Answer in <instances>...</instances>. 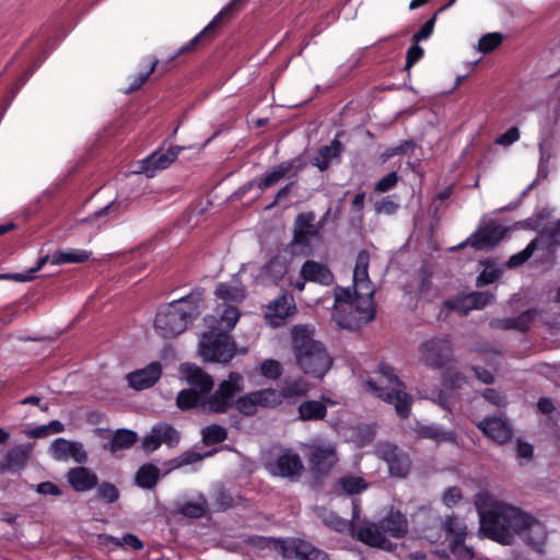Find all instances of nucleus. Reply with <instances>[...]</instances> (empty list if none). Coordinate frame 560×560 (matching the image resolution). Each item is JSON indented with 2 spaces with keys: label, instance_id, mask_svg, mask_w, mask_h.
Segmentation results:
<instances>
[{
  "label": "nucleus",
  "instance_id": "1",
  "mask_svg": "<svg viewBox=\"0 0 560 560\" xmlns=\"http://www.w3.org/2000/svg\"><path fill=\"white\" fill-rule=\"evenodd\" d=\"M205 303V290L194 289L189 294L159 307L154 329L165 339H172L185 331L200 314Z\"/></svg>",
  "mask_w": 560,
  "mask_h": 560
},
{
  "label": "nucleus",
  "instance_id": "2",
  "mask_svg": "<svg viewBox=\"0 0 560 560\" xmlns=\"http://www.w3.org/2000/svg\"><path fill=\"white\" fill-rule=\"evenodd\" d=\"M292 349L298 366L308 376L322 378L332 365L324 345L314 340L305 326L293 328Z\"/></svg>",
  "mask_w": 560,
  "mask_h": 560
},
{
  "label": "nucleus",
  "instance_id": "3",
  "mask_svg": "<svg viewBox=\"0 0 560 560\" xmlns=\"http://www.w3.org/2000/svg\"><path fill=\"white\" fill-rule=\"evenodd\" d=\"M524 522L523 511L509 504H494L480 512V532L485 537L505 546L513 542L514 534L520 532Z\"/></svg>",
  "mask_w": 560,
  "mask_h": 560
},
{
  "label": "nucleus",
  "instance_id": "4",
  "mask_svg": "<svg viewBox=\"0 0 560 560\" xmlns=\"http://www.w3.org/2000/svg\"><path fill=\"white\" fill-rule=\"evenodd\" d=\"M378 373L388 382L387 386H378L373 380H368L365 386L377 398L395 406L397 415L407 419L411 410V397L405 392V384L395 373V369L386 363H381Z\"/></svg>",
  "mask_w": 560,
  "mask_h": 560
},
{
  "label": "nucleus",
  "instance_id": "5",
  "mask_svg": "<svg viewBox=\"0 0 560 560\" xmlns=\"http://www.w3.org/2000/svg\"><path fill=\"white\" fill-rule=\"evenodd\" d=\"M199 341V353L206 362H230L235 355V342L226 331H218L212 324H208Z\"/></svg>",
  "mask_w": 560,
  "mask_h": 560
},
{
  "label": "nucleus",
  "instance_id": "6",
  "mask_svg": "<svg viewBox=\"0 0 560 560\" xmlns=\"http://www.w3.org/2000/svg\"><path fill=\"white\" fill-rule=\"evenodd\" d=\"M242 382L240 373L231 372L228 380L220 382L212 394L205 395V410L214 415L229 412L235 405L236 396L243 390Z\"/></svg>",
  "mask_w": 560,
  "mask_h": 560
},
{
  "label": "nucleus",
  "instance_id": "7",
  "mask_svg": "<svg viewBox=\"0 0 560 560\" xmlns=\"http://www.w3.org/2000/svg\"><path fill=\"white\" fill-rule=\"evenodd\" d=\"M248 0H232L225 8H223L212 21L194 38L182 46L178 51L172 56L168 62L174 61L176 57L195 51L198 47L210 44L217 36V30L237 12L244 9Z\"/></svg>",
  "mask_w": 560,
  "mask_h": 560
},
{
  "label": "nucleus",
  "instance_id": "8",
  "mask_svg": "<svg viewBox=\"0 0 560 560\" xmlns=\"http://www.w3.org/2000/svg\"><path fill=\"white\" fill-rule=\"evenodd\" d=\"M420 361L430 369H442L452 361L453 345L447 336L434 337L419 346Z\"/></svg>",
  "mask_w": 560,
  "mask_h": 560
},
{
  "label": "nucleus",
  "instance_id": "9",
  "mask_svg": "<svg viewBox=\"0 0 560 560\" xmlns=\"http://www.w3.org/2000/svg\"><path fill=\"white\" fill-rule=\"evenodd\" d=\"M307 460L315 475L327 476L338 462L336 446L331 443L308 446Z\"/></svg>",
  "mask_w": 560,
  "mask_h": 560
},
{
  "label": "nucleus",
  "instance_id": "10",
  "mask_svg": "<svg viewBox=\"0 0 560 560\" xmlns=\"http://www.w3.org/2000/svg\"><path fill=\"white\" fill-rule=\"evenodd\" d=\"M305 164L300 158L290 159L273 167L272 170L254 178L253 184L265 191L276 185L284 177H294L304 168Z\"/></svg>",
  "mask_w": 560,
  "mask_h": 560
},
{
  "label": "nucleus",
  "instance_id": "11",
  "mask_svg": "<svg viewBox=\"0 0 560 560\" xmlns=\"http://www.w3.org/2000/svg\"><path fill=\"white\" fill-rule=\"evenodd\" d=\"M268 470L272 476L294 482L302 476L304 465L300 455L288 448L284 450L272 464H269Z\"/></svg>",
  "mask_w": 560,
  "mask_h": 560
},
{
  "label": "nucleus",
  "instance_id": "12",
  "mask_svg": "<svg viewBox=\"0 0 560 560\" xmlns=\"http://www.w3.org/2000/svg\"><path fill=\"white\" fill-rule=\"evenodd\" d=\"M180 441L179 432L170 423L159 422L154 424L148 435L142 440L144 451L152 453L162 444L168 447H175Z\"/></svg>",
  "mask_w": 560,
  "mask_h": 560
},
{
  "label": "nucleus",
  "instance_id": "13",
  "mask_svg": "<svg viewBox=\"0 0 560 560\" xmlns=\"http://www.w3.org/2000/svg\"><path fill=\"white\" fill-rule=\"evenodd\" d=\"M508 229L495 221L488 222L483 228L474 232L467 243L475 249L491 248L498 245L506 235Z\"/></svg>",
  "mask_w": 560,
  "mask_h": 560
},
{
  "label": "nucleus",
  "instance_id": "14",
  "mask_svg": "<svg viewBox=\"0 0 560 560\" xmlns=\"http://www.w3.org/2000/svg\"><path fill=\"white\" fill-rule=\"evenodd\" d=\"M381 457L388 466L392 476L404 478L408 475L411 466L409 455L394 444H385L380 450Z\"/></svg>",
  "mask_w": 560,
  "mask_h": 560
},
{
  "label": "nucleus",
  "instance_id": "15",
  "mask_svg": "<svg viewBox=\"0 0 560 560\" xmlns=\"http://www.w3.org/2000/svg\"><path fill=\"white\" fill-rule=\"evenodd\" d=\"M162 364L158 361L127 374L129 387L136 390H143L154 386L162 376Z\"/></svg>",
  "mask_w": 560,
  "mask_h": 560
},
{
  "label": "nucleus",
  "instance_id": "16",
  "mask_svg": "<svg viewBox=\"0 0 560 560\" xmlns=\"http://www.w3.org/2000/svg\"><path fill=\"white\" fill-rule=\"evenodd\" d=\"M523 516L526 522L522 524L520 532H516V534L522 535L526 544L534 550L541 552L547 539L545 525L527 513L523 512Z\"/></svg>",
  "mask_w": 560,
  "mask_h": 560
},
{
  "label": "nucleus",
  "instance_id": "17",
  "mask_svg": "<svg viewBox=\"0 0 560 560\" xmlns=\"http://www.w3.org/2000/svg\"><path fill=\"white\" fill-rule=\"evenodd\" d=\"M51 456L57 460H63L69 457L78 464H85L88 462V453L83 444L75 441H68L63 438L56 439L50 445Z\"/></svg>",
  "mask_w": 560,
  "mask_h": 560
},
{
  "label": "nucleus",
  "instance_id": "18",
  "mask_svg": "<svg viewBox=\"0 0 560 560\" xmlns=\"http://www.w3.org/2000/svg\"><path fill=\"white\" fill-rule=\"evenodd\" d=\"M296 306L292 295L282 294L268 304L266 318L269 324L279 327L284 320L295 313Z\"/></svg>",
  "mask_w": 560,
  "mask_h": 560
},
{
  "label": "nucleus",
  "instance_id": "19",
  "mask_svg": "<svg viewBox=\"0 0 560 560\" xmlns=\"http://www.w3.org/2000/svg\"><path fill=\"white\" fill-rule=\"evenodd\" d=\"M444 529L446 532V539L448 540L450 550L453 553H458L465 550L468 557H471V551L465 546L466 539V525L456 516H448L444 522Z\"/></svg>",
  "mask_w": 560,
  "mask_h": 560
},
{
  "label": "nucleus",
  "instance_id": "20",
  "mask_svg": "<svg viewBox=\"0 0 560 560\" xmlns=\"http://www.w3.org/2000/svg\"><path fill=\"white\" fill-rule=\"evenodd\" d=\"M477 428L483 435L498 444L506 443L512 436V430L508 422L498 417H487L482 419L477 424Z\"/></svg>",
  "mask_w": 560,
  "mask_h": 560
},
{
  "label": "nucleus",
  "instance_id": "21",
  "mask_svg": "<svg viewBox=\"0 0 560 560\" xmlns=\"http://www.w3.org/2000/svg\"><path fill=\"white\" fill-rule=\"evenodd\" d=\"M289 555L288 559H298V560H330L327 552L315 547L307 540L302 538L292 537L290 538L289 544Z\"/></svg>",
  "mask_w": 560,
  "mask_h": 560
},
{
  "label": "nucleus",
  "instance_id": "22",
  "mask_svg": "<svg viewBox=\"0 0 560 560\" xmlns=\"http://www.w3.org/2000/svg\"><path fill=\"white\" fill-rule=\"evenodd\" d=\"M31 456V450L25 445L10 448L0 460V475L19 472L24 469Z\"/></svg>",
  "mask_w": 560,
  "mask_h": 560
},
{
  "label": "nucleus",
  "instance_id": "23",
  "mask_svg": "<svg viewBox=\"0 0 560 560\" xmlns=\"http://www.w3.org/2000/svg\"><path fill=\"white\" fill-rule=\"evenodd\" d=\"M187 383L202 395L211 393L214 386L213 378L201 368L192 363H186L182 366Z\"/></svg>",
  "mask_w": 560,
  "mask_h": 560
},
{
  "label": "nucleus",
  "instance_id": "24",
  "mask_svg": "<svg viewBox=\"0 0 560 560\" xmlns=\"http://www.w3.org/2000/svg\"><path fill=\"white\" fill-rule=\"evenodd\" d=\"M67 480L77 492H86L98 485L97 475L85 466L70 468L67 472Z\"/></svg>",
  "mask_w": 560,
  "mask_h": 560
},
{
  "label": "nucleus",
  "instance_id": "25",
  "mask_svg": "<svg viewBox=\"0 0 560 560\" xmlns=\"http://www.w3.org/2000/svg\"><path fill=\"white\" fill-rule=\"evenodd\" d=\"M300 275L302 280L320 285H330L335 280L334 273L326 265L312 259L306 260L302 265Z\"/></svg>",
  "mask_w": 560,
  "mask_h": 560
},
{
  "label": "nucleus",
  "instance_id": "26",
  "mask_svg": "<svg viewBox=\"0 0 560 560\" xmlns=\"http://www.w3.org/2000/svg\"><path fill=\"white\" fill-rule=\"evenodd\" d=\"M369 265L370 253L366 249L360 250L358 253L353 270V283L358 295L360 294L359 291L363 289L366 290L363 294H368L369 296L373 295V291L370 289L371 281L369 278Z\"/></svg>",
  "mask_w": 560,
  "mask_h": 560
},
{
  "label": "nucleus",
  "instance_id": "27",
  "mask_svg": "<svg viewBox=\"0 0 560 560\" xmlns=\"http://www.w3.org/2000/svg\"><path fill=\"white\" fill-rule=\"evenodd\" d=\"M351 535L370 547L385 548V545L388 542L378 524L361 527L354 524L351 526Z\"/></svg>",
  "mask_w": 560,
  "mask_h": 560
},
{
  "label": "nucleus",
  "instance_id": "28",
  "mask_svg": "<svg viewBox=\"0 0 560 560\" xmlns=\"http://www.w3.org/2000/svg\"><path fill=\"white\" fill-rule=\"evenodd\" d=\"M183 149V147L174 145L170 147L167 150H158L153 152L150 156L143 160V170L149 173L156 170L167 168L177 159Z\"/></svg>",
  "mask_w": 560,
  "mask_h": 560
},
{
  "label": "nucleus",
  "instance_id": "29",
  "mask_svg": "<svg viewBox=\"0 0 560 560\" xmlns=\"http://www.w3.org/2000/svg\"><path fill=\"white\" fill-rule=\"evenodd\" d=\"M384 534L393 538H402L408 532V522L400 511L390 510L378 523Z\"/></svg>",
  "mask_w": 560,
  "mask_h": 560
},
{
  "label": "nucleus",
  "instance_id": "30",
  "mask_svg": "<svg viewBox=\"0 0 560 560\" xmlns=\"http://www.w3.org/2000/svg\"><path fill=\"white\" fill-rule=\"evenodd\" d=\"M343 149L342 142L335 138L329 145H324L318 149L316 156L312 159V164L319 171L325 172L328 170L332 160L340 158Z\"/></svg>",
  "mask_w": 560,
  "mask_h": 560
},
{
  "label": "nucleus",
  "instance_id": "31",
  "mask_svg": "<svg viewBox=\"0 0 560 560\" xmlns=\"http://www.w3.org/2000/svg\"><path fill=\"white\" fill-rule=\"evenodd\" d=\"M247 542L252 547L259 550L273 549L283 559L290 557L288 549L290 538H276L256 535L249 537Z\"/></svg>",
  "mask_w": 560,
  "mask_h": 560
},
{
  "label": "nucleus",
  "instance_id": "32",
  "mask_svg": "<svg viewBox=\"0 0 560 560\" xmlns=\"http://www.w3.org/2000/svg\"><path fill=\"white\" fill-rule=\"evenodd\" d=\"M535 240L541 249L553 254L560 246V219L546 225Z\"/></svg>",
  "mask_w": 560,
  "mask_h": 560
},
{
  "label": "nucleus",
  "instance_id": "33",
  "mask_svg": "<svg viewBox=\"0 0 560 560\" xmlns=\"http://www.w3.org/2000/svg\"><path fill=\"white\" fill-rule=\"evenodd\" d=\"M369 483L360 476L347 475L340 477L335 483V493L337 495H355L365 491Z\"/></svg>",
  "mask_w": 560,
  "mask_h": 560
},
{
  "label": "nucleus",
  "instance_id": "34",
  "mask_svg": "<svg viewBox=\"0 0 560 560\" xmlns=\"http://www.w3.org/2000/svg\"><path fill=\"white\" fill-rule=\"evenodd\" d=\"M240 311L236 306L226 305L221 312L219 318L211 316L206 317V324H212L218 331H226L229 334L236 325L240 318Z\"/></svg>",
  "mask_w": 560,
  "mask_h": 560
},
{
  "label": "nucleus",
  "instance_id": "35",
  "mask_svg": "<svg viewBox=\"0 0 560 560\" xmlns=\"http://www.w3.org/2000/svg\"><path fill=\"white\" fill-rule=\"evenodd\" d=\"M298 412L301 421H319L327 416V407L319 400H305L298 407Z\"/></svg>",
  "mask_w": 560,
  "mask_h": 560
},
{
  "label": "nucleus",
  "instance_id": "36",
  "mask_svg": "<svg viewBox=\"0 0 560 560\" xmlns=\"http://www.w3.org/2000/svg\"><path fill=\"white\" fill-rule=\"evenodd\" d=\"M137 440L138 435L135 431L129 429H118L113 433L110 441L104 445V448L112 453H116L117 451L132 447Z\"/></svg>",
  "mask_w": 560,
  "mask_h": 560
},
{
  "label": "nucleus",
  "instance_id": "37",
  "mask_svg": "<svg viewBox=\"0 0 560 560\" xmlns=\"http://www.w3.org/2000/svg\"><path fill=\"white\" fill-rule=\"evenodd\" d=\"M98 542L103 546L114 545L115 547L130 548L132 550H141L144 547L141 539L131 533L125 534L121 538L108 534H101L98 536Z\"/></svg>",
  "mask_w": 560,
  "mask_h": 560
},
{
  "label": "nucleus",
  "instance_id": "38",
  "mask_svg": "<svg viewBox=\"0 0 560 560\" xmlns=\"http://www.w3.org/2000/svg\"><path fill=\"white\" fill-rule=\"evenodd\" d=\"M135 480L142 489H153L160 480V469L154 464H143L137 470Z\"/></svg>",
  "mask_w": 560,
  "mask_h": 560
},
{
  "label": "nucleus",
  "instance_id": "39",
  "mask_svg": "<svg viewBox=\"0 0 560 560\" xmlns=\"http://www.w3.org/2000/svg\"><path fill=\"white\" fill-rule=\"evenodd\" d=\"M92 256V252L85 249L57 250L51 256L52 265L81 264L85 262Z\"/></svg>",
  "mask_w": 560,
  "mask_h": 560
},
{
  "label": "nucleus",
  "instance_id": "40",
  "mask_svg": "<svg viewBox=\"0 0 560 560\" xmlns=\"http://www.w3.org/2000/svg\"><path fill=\"white\" fill-rule=\"evenodd\" d=\"M203 399L205 395L200 394L195 388H185L177 394L176 406L182 411H187L196 407L205 409Z\"/></svg>",
  "mask_w": 560,
  "mask_h": 560
},
{
  "label": "nucleus",
  "instance_id": "41",
  "mask_svg": "<svg viewBox=\"0 0 560 560\" xmlns=\"http://www.w3.org/2000/svg\"><path fill=\"white\" fill-rule=\"evenodd\" d=\"M417 435L421 439H428L435 441L436 443L441 442H455V434L452 431H444L441 427L435 424L430 425H420L417 429Z\"/></svg>",
  "mask_w": 560,
  "mask_h": 560
},
{
  "label": "nucleus",
  "instance_id": "42",
  "mask_svg": "<svg viewBox=\"0 0 560 560\" xmlns=\"http://www.w3.org/2000/svg\"><path fill=\"white\" fill-rule=\"evenodd\" d=\"M177 511L188 518H201L208 512V501L203 494H199L196 502H185L178 506Z\"/></svg>",
  "mask_w": 560,
  "mask_h": 560
},
{
  "label": "nucleus",
  "instance_id": "43",
  "mask_svg": "<svg viewBox=\"0 0 560 560\" xmlns=\"http://www.w3.org/2000/svg\"><path fill=\"white\" fill-rule=\"evenodd\" d=\"M213 453L214 451H208L205 454L195 451H186L179 456L170 460L168 464L171 465V467L168 468L167 472L172 471L173 469H178L180 467L198 463L203 458L211 456Z\"/></svg>",
  "mask_w": 560,
  "mask_h": 560
},
{
  "label": "nucleus",
  "instance_id": "44",
  "mask_svg": "<svg viewBox=\"0 0 560 560\" xmlns=\"http://www.w3.org/2000/svg\"><path fill=\"white\" fill-rule=\"evenodd\" d=\"M202 443L205 445H214L224 442L228 439V430L220 424H210L201 430Z\"/></svg>",
  "mask_w": 560,
  "mask_h": 560
},
{
  "label": "nucleus",
  "instance_id": "45",
  "mask_svg": "<svg viewBox=\"0 0 560 560\" xmlns=\"http://www.w3.org/2000/svg\"><path fill=\"white\" fill-rule=\"evenodd\" d=\"M253 393L258 407L276 408L281 405L280 394L275 388H264Z\"/></svg>",
  "mask_w": 560,
  "mask_h": 560
},
{
  "label": "nucleus",
  "instance_id": "46",
  "mask_svg": "<svg viewBox=\"0 0 560 560\" xmlns=\"http://www.w3.org/2000/svg\"><path fill=\"white\" fill-rule=\"evenodd\" d=\"M234 407L236 408L238 413H241L242 416H245V417L255 416L257 412L258 405H257L256 398L254 397V393L250 392L243 396H238V397L236 396Z\"/></svg>",
  "mask_w": 560,
  "mask_h": 560
},
{
  "label": "nucleus",
  "instance_id": "47",
  "mask_svg": "<svg viewBox=\"0 0 560 560\" xmlns=\"http://www.w3.org/2000/svg\"><path fill=\"white\" fill-rule=\"evenodd\" d=\"M158 66L159 60L155 57H152L150 68L148 71L130 77V85L126 90V93L130 94L140 90L142 85L149 80L150 75L156 71Z\"/></svg>",
  "mask_w": 560,
  "mask_h": 560
},
{
  "label": "nucleus",
  "instance_id": "48",
  "mask_svg": "<svg viewBox=\"0 0 560 560\" xmlns=\"http://www.w3.org/2000/svg\"><path fill=\"white\" fill-rule=\"evenodd\" d=\"M503 42V35L501 33H488L480 37L478 42V50L483 55L494 51L501 46Z\"/></svg>",
  "mask_w": 560,
  "mask_h": 560
},
{
  "label": "nucleus",
  "instance_id": "49",
  "mask_svg": "<svg viewBox=\"0 0 560 560\" xmlns=\"http://www.w3.org/2000/svg\"><path fill=\"white\" fill-rule=\"evenodd\" d=\"M540 248L537 244V241L534 238L530 241L527 246L521 250L520 253H516L512 255L508 260V267L509 268H516L525 264L535 253L536 249Z\"/></svg>",
  "mask_w": 560,
  "mask_h": 560
},
{
  "label": "nucleus",
  "instance_id": "50",
  "mask_svg": "<svg viewBox=\"0 0 560 560\" xmlns=\"http://www.w3.org/2000/svg\"><path fill=\"white\" fill-rule=\"evenodd\" d=\"M96 490L97 499L107 504L115 503L119 499V490L118 488L108 481H103L98 483Z\"/></svg>",
  "mask_w": 560,
  "mask_h": 560
},
{
  "label": "nucleus",
  "instance_id": "51",
  "mask_svg": "<svg viewBox=\"0 0 560 560\" xmlns=\"http://www.w3.org/2000/svg\"><path fill=\"white\" fill-rule=\"evenodd\" d=\"M492 298L491 294H489L488 292H471L469 294H467L464 300H463V303L465 304V308L466 310H472V308H476V310H479V308H482L485 307L489 302H490V299Z\"/></svg>",
  "mask_w": 560,
  "mask_h": 560
},
{
  "label": "nucleus",
  "instance_id": "52",
  "mask_svg": "<svg viewBox=\"0 0 560 560\" xmlns=\"http://www.w3.org/2000/svg\"><path fill=\"white\" fill-rule=\"evenodd\" d=\"M318 230H301L294 228L293 230V238L290 242V247L302 246L306 248H311V238L317 236Z\"/></svg>",
  "mask_w": 560,
  "mask_h": 560
},
{
  "label": "nucleus",
  "instance_id": "53",
  "mask_svg": "<svg viewBox=\"0 0 560 560\" xmlns=\"http://www.w3.org/2000/svg\"><path fill=\"white\" fill-rule=\"evenodd\" d=\"M214 505L219 512L228 511L235 505L234 497L229 490L220 487L214 493Z\"/></svg>",
  "mask_w": 560,
  "mask_h": 560
},
{
  "label": "nucleus",
  "instance_id": "54",
  "mask_svg": "<svg viewBox=\"0 0 560 560\" xmlns=\"http://www.w3.org/2000/svg\"><path fill=\"white\" fill-rule=\"evenodd\" d=\"M264 272L273 281L281 280L285 273L284 264L277 257L271 258L265 266Z\"/></svg>",
  "mask_w": 560,
  "mask_h": 560
},
{
  "label": "nucleus",
  "instance_id": "55",
  "mask_svg": "<svg viewBox=\"0 0 560 560\" xmlns=\"http://www.w3.org/2000/svg\"><path fill=\"white\" fill-rule=\"evenodd\" d=\"M282 371L280 362L275 359H267L260 365L261 375L269 380H278L282 375Z\"/></svg>",
  "mask_w": 560,
  "mask_h": 560
},
{
  "label": "nucleus",
  "instance_id": "56",
  "mask_svg": "<svg viewBox=\"0 0 560 560\" xmlns=\"http://www.w3.org/2000/svg\"><path fill=\"white\" fill-rule=\"evenodd\" d=\"M536 315L537 311L534 308L522 312L518 316L514 317V330L527 331Z\"/></svg>",
  "mask_w": 560,
  "mask_h": 560
},
{
  "label": "nucleus",
  "instance_id": "57",
  "mask_svg": "<svg viewBox=\"0 0 560 560\" xmlns=\"http://www.w3.org/2000/svg\"><path fill=\"white\" fill-rule=\"evenodd\" d=\"M281 404L284 399L298 398L306 395V389L298 382H292L290 384H285L280 390Z\"/></svg>",
  "mask_w": 560,
  "mask_h": 560
},
{
  "label": "nucleus",
  "instance_id": "58",
  "mask_svg": "<svg viewBox=\"0 0 560 560\" xmlns=\"http://www.w3.org/2000/svg\"><path fill=\"white\" fill-rule=\"evenodd\" d=\"M315 213L313 211L301 212L295 217L294 228L301 230H318L320 225H315Z\"/></svg>",
  "mask_w": 560,
  "mask_h": 560
},
{
  "label": "nucleus",
  "instance_id": "59",
  "mask_svg": "<svg viewBox=\"0 0 560 560\" xmlns=\"http://www.w3.org/2000/svg\"><path fill=\"white\" fill-rule=\"evenodd\" d=\"M215 295L222 300L237 301L242 298L241 291L231 284L221 282L217 285Z\"/></svg>",
  "mask_w": 560,
  "mask_h": 560
},
{
  "label": "nucleus",
  "instance_id": "60",
  "mask_svg": "<svg viewBox=\"0 0 560 560\" xmlns=\"http://www.w3.org/2000/svg\"><path fill=\"white\" fill-rule=\"evenodd\" d=\"M398 183L397 172L393 171L382 177L374 186L376 192H387L392 190Z\"/></svg>",
  "mask_w": 560,
  "mask_h": 560
},
{
  "label": "nucleus",
  "instance_id": "61",
  "mask_svg": "<svg viewBox=\"0 0 560 560\" xmlns=\"http://www.w3.org/2000/svg\"><path fill=\"white\" fill-rule=\"evenodd\" d=\"M436 16H438V12H435L431 19H429L421 27L420 30L413 34L412 36V42L413 43H419L421 40H425L428 39L433 31H434V25H435V21H436Z\"/></svg>",
  "mask_w": 560,
  "mask_h": 560
},
{
  "label": "nucleus",
  "instance_id": "62",
  "mask_svg": "<svg viewBox=\"0 0 560 560\" xmlns=\"http://www.w3.org/2000/svg\"><path fill=\"white\" fill-rule=\"evenodd\" d=\"M501 276V271L497 268L483 269L476 279L477 287L481 288L494 283Z\"/></svg>",
  "mask_w": 560,
  "mask_h": 560
},
{
  "label": "nucleus",
  "instance_id": "63",
  "mask_svg": "<svg viewBox=\"0 0 560 560\" xmlns=\"http://www.w3.org/2000/svg\"><path fill=\"white\" fill-rule=\"evenodd\" d=\"M423 55L424 50L419 43H413L407 49L405 70H410L423 57Z\"/></svg>",
  "mask_w": 560,
  "mask_h": 560
},
{
  "label": "nucleus",
  "instance_id": "64",
  "mask_svg": "<svg viewBox=\"0 0 560 560\" xmlns=\"http://www.w3.org/2000/svg\"><path fill=\"white\" fill-rule=\"evenodd\" d=\"M325 524L331 527L337 532H343L349 529L351 533V526L354 525L352 522H348L345 518L338 516L335 513H329V515L324 520Z\"/></svg>",
  "mask_w": 560,
  "mask_h": 560
}]
</instances>
